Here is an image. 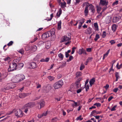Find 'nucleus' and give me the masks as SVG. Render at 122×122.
I'll list each match as a JSON object with an SVG mask.
<instances>
[{"mask_svg":"<svg viewBox=\"0 0 122 122\" xmlns=\"http://www.w3.org/2000/svg\"><path fill=\"white\" fill-rule=\"evenodd\" d=\"M25 78V76L23 75L19 74L13 76L12 79L14 82H20Z\"/></svg>","mask_w":122,"mask_h":122,"instance_id":"obj_1","label":"nucleus"},{"mask_svg":"<svg viewBox=\"0 0 122 122\" xmlns=\"http://www.w3.org/2000/svg\"><path fill=\"white\" fill-rule=\"evenodd\" d=\"M35 103L34 102H30L25 104L24 107L25 109L24 112L26 113L28 111V108L33 107L35 106Z\"/></svg>","mask_w":122,"mask_h":122,"instance_id":"obj_2","label":"nucleus"},{"mask_svg":"<svg viewBox=\"0 0 122 122\" xmlns=\"http://www.w3.org/2000/svg\"><path fill=\"white\" fill-rule=\"evenodd\" d=\"M63 84V81L60 80L54 84L53 86L55 89H57L61 87Z\"/></svg>","mask_w":122,"mask_h":122,"instance_id":"obj_3","label":"nucleus"},{"mask_svg":"<svg viewBox=\"0 0 122 122\" xmlns=\"http://www.w3.org/2000/svg\"><path fill=\"white\" fill-rule=\"evenodd\" d=\"M16 64L15 63H12L9 65L8 70L9 72H11L16 69Z\"/></svg>","mask_w":122,"mask_h":122,"instance_id":"obj_4","label":"nucleus"},{"mask_svg":"<svg viewBox=\"0 0 122 122\" xmlns=\"http://www.w3.org/2000/svg\"><path fill=\"white\" fill-rule=\"evenodd\" d=\"M15 114L18 117H22L23 115L22 111L20 110L15 111Z\"/></svg>","mask_w":122,"mask_h":122,"instance_id":"obj_5","label":"nucleus"},{"mask_svg":"<svg viewBox=\"0 0 122 122\" xmlns=\"http://www.w3.org/2000/svg\"><path fill=\"white\" fill-rule=\"evenodd\" d=\"M15 86V85L14 83H11L7 85L5 89L6 90H9L10 89L14 88Z\"/></svg>","mask_w":122,"mask_h":122,"instance_id":"obj_6","label":"nucleus"},{"mask_svg":"<svg viewBox=\"0 0 122 122\" xmlns=\"http://www.w3.org/2000/svg\"><path fill=\"white\" fill-rule=\"evenodd\" d=\"M52 35L51 31H48L43 34L42 36V38L44 39L49 36H51Z\"/></svg>","mask_w":122,"mask_h":122,"instance_id":"obj_7","label":"nucleus"},{"mask_svg":"<svg viewBox=\"0 0 122 122\" xmlns=\"http://www.w3.org/2000/svg\"><path fill=\"white\" fill-rule=\"evenodd\" d=\"M78 53L80 55H81L82 54H86L85 50L83 49L82 47L81 48L79 49Z\"/></svg>","mask_w":122,"mask_h":122,"instance_id":"obj_8","label":"nucleus"},{"mask_svg":"<svg viewBox=\"0 0 122 122\" xmlns=\"http://www.w3.org/2000/svg\"><path fill=\"white\" fill-rule=\"evenodd\" d=\"M70 39V37H69V36L67 37L66 36H65L63 37L61 39V42H63L64 41H69Z\"/></svg>","mask_w":122,"mask_h":122,"instance_id":"obj_9","label":"nucleus"},{"mask_svg":"<svg viewBox=\"0 0 122 122\" xmlns=\"http://www.w3.org/2000/svg\"><path fill=\"white\" fill-rule=\"evenodd\" d=\"M24 64L22 63H19L16 64V69L19 70L21 69L23 66Z\"/></svg>","mask_w":122,"mask_h":122,"instance_id":"obj_10","label":"nucleus"},{"mask_svg":"<svg viewBox=\"0 0 122 122\" xmlns=\"http://www.w3.org/2000/svg\"><path fill=\"white\" fill-rule=\"evenodd\" d=\"M112 17L110 16H108L107 17L105 20V22L107 24H108L111 22V21Z\"/></svg>","mask_w":122,"mask_h":122,"instance_id":"obj_11","label":"nucleus"},{"mask_svg":"<svg viewBox=\"0 0 122 122\" xmlns=\"http://www.w3.org/2000/svg\"><path fill=\"white\" fill-rule=\"evenodd\" d=\"M100 4L103 5H107V4L108 2L105 0H100Z\"/></svg>","mask_w":122,"mask_h":122,"instance_id":"obj_12","label":"nucleus"},{"mask_svg":"<svg viewBox=\"0 0 122 122\" xmlns=\"http://www.w3.org/2000/svg\"><path fill=\"white\" fill-rule=\"evenodd\" d=\"M31 66V68H32L34 69L37 67L36 63L35 62H32L31 63L30 65Z\"/></svg>","mask_w":122,"mask_h":122,"instance_id":"obj_13","label":"nucleus"},{"mask_svg":"<svg viewBox=\"0 0 122 122\" xmlns=\"http://www.w3.org/2000/svg\"><path fill=\"white\" fill-rule=\"evenodd\" d=\"M38 104H40V108L44 107L45 105V102L44 101L42 100L38 103Z\"/></svg>","mask_w":122,"mask_h":122,"instance_id":"obj_14","label":"nucleus"},{"mask_svg":"<svg viewBox=\"0 0 122 122\" xmlns=\"http://www.w3.org/2000/svg\"><path fill=\"white\" fill-rule=\"evenodd\" d=\"M51 45V42L49 41H48L46 42V48L47 49H48L50 48Z\"/></svg>","mask_w":122,"mask_h":122,"instance_id":"obj_15","label":"nucleus"},{"mask_svg":"<svg viewBox=\"0 0 122 122\" xmlns=\"http://www.w3.org/2000/svg\"><path fill=\"white\" fill-rule=\"evenodd\" d=\"M89 10H91V11L93 13H94L95 11V10L94 7L91 4L89 5Z\"/></svg>","mask_w":122,"mask_h":122,"instance_id":"obj_16","label":"nucleus"},{"mask_svg":"<svg viewBox=\"0 0 122 122\" xmlns=\"http://www.w3.org/2000/svg\"><path fill=\"white\" fill-rule=\"evenodd\" d=\"M95 81V80L94 78H92L90 80L89 83L91 86L93 84Z\"/></svg>","mask_w":122,"mask_h":122,"instance_id":"obj_17","label":"nucleus"},{"mask_svg":"<svg viewBox=\"0 0 122 122\" xmlns=\"http://www.w3.org/2000/svg\"><path fill=\"white\" fill-rule=\"evenodd\" d=\"M94 26L95 27V30L98 31L99 30V29L97 23H94Z\"/></svg>","mask_w":122,"mask_h":122,"instance_id":"obj_18","label":"nucleus"},{"mask_svg":"<svg viewBox=\"0 0 122 122\" xmlns=\"http://www.w3.org/2000/svg\"><path fill=\"white\" fill-rule=\"evenodd\" d=\"M3 60L6 62L9 61H10V58L9 57L7 56L4 58Z\"/></svg>","mask_w":122,"mask_h":122,"instance_id":"obj_19","label":"nucleus"},{"mask_svg":"<svg viewBox=\"0 0 122 122\" xmlns=\"http://www.w3.org/2000/svg\"><path fill=\"white\" fill-rule=\"evenodd\" d=\"M79 105V102H74V103L73 104H71L72 106L73 107H76L77 106H78Z\"/></svg>","mask_w":122,"mask_h":122,"instance_id":"obj_20","label":"nucleus"},{"mask_svg":"<svg viewBox=\"0 0 122 122\" xmlns=\"http://www.w3.org/2000/svg\"><path fill=\"white\" fill-rule=\"evenodd\" d=\"M48 78L49 80L51 81L53 80L55 78V77H54L51 76H48Z\"/></svg>","mask_w":122,"mask_h":122,"instance_id":"obj_21","label":"nucleus"},{"mask_svg":"<svg viewBox=\"0 0 122 122\" xmlns=\"http://www.w3.org/2000/svg\"><path fill=\"white\" fill-rule=\"evenodd\" d=\"M62 13V10L61 9H60L59 11L57 12L56 14L57 16L59 17L60 16Z\"/></svg>","mask_w":122,"mask_h":122,"instance_id":"obj_22","label":"nucleus"},{"mask_svg":"<svg viewBox=\"0 0 122 122\" xmlns=\"http://www.w3.org/2000/svg\"><path fill=\"white\" fill-rule=\"evenodd\" d=\"M61 21H59L58 23H57V28L59 30H60L61 28Z\"/></svg>","mask_w":122,"mask_h":122,"instance_id":"obj_23","label":"nucleus"},{"mask_svg":"<svg viewBox=\"0 0 122 122\" xmlns=\"http://www.w3.org/2000/svg\"><path fill=\"white\" fill-rule=\"evenodd\" d=\"M26 94L25 93H23L20 94L19 96V97L21 98H24L26 96Z\"/></svg>","mask_w":122,"mask_h":122,"instance_id":"obj_24","label":"nucleus"},{"mask_svg":"<svg viewBox=\"0 0 122 122\" xmlns=\"http://www.w3.org/2000/svg\"><path fill=\"white\" fill-rule=\"evenodd\" d=\"M81 80V78L78 79V82H77L76 83V85L77 87L79 86H80L81 85L79 83V82Z\"/></svg>","mask_w":122,"mask_h":122,"instance_id":"obj_25","label":"nucleus"},{"mask_svg":"<svg viewBox=\"0 0 122 122\" xmlns=\"http://www.w3.org/2000/svg\"><path fill=\"white\" fill-rule=\"evenodd\" d=\"M117 28V26L115 24H114L112 26V31H114L116 30Z\"/></svg>","mask_w":122,"mask_h":122,"instance_id":"obj_26","label":"nucleus"},{"mask_svg":"<svg viewBox=\"0 0 122 122\" xmlns=\"http://www.w3.org/2000/svg\"><path fill=\"white\" fill-rule=\"evenodd\" d=\"M60 4L62 8H64L66 6V3L65 1H64L63 3L61 2Z\"/></svg>","mask_w":122,"mask_h":122,"instance_id":"obj_27","label":"nucleus"},{"mask_svg":"<svg viewBox=\"0 0 122 122\" xmlns=\"http://www.w3.org/2000/svg\"><path fill=\"white\" fill-rule=\"evenodd\" d=\"M88 7H86L85 9L84 13L85 15L86 16L88 14Z\"/></svg>","mask_w":122,"mask_h":122,"instance_id":"obj_28","label":"nucleus"},{"mask_svg":"<svg viewBox=\"0 0 122 122\" xmlns=\"http://www.w3.org/2000/svg\"><path fill=\"white\" fill-rule=\"evenodd\" d=\"M97 12L98 13H99L102 9V8L99 6H97Z\"/></svg>","mask_w":122,"mask_h":122,"instance_id":"obj_29","label":"nucleus"},{"mask_svg":"<svg viewBox=\"0 0 122 122\" xmlns=\"http://www.w3.org/2000/svg\"><path fill=\"white\" fill-rule=\"evenodd\" d=\"M81 74L82 73L81 72H78L76 73V77H78L81 76Z\"/></svg>","mask_w":122,"mask_h":122,"instance_id":"obj_30","label":"nucleus"},{"mask_svg":"<svg viewBox=\"0 0 122 122\" xmlns=\"http://www.w3.org/2000/svg\"><path fill=\"white\" fill-rule=\"evenodd\" d=\"M99 38L100 36L98 34H97L96 35L95 37L94 38V40L95 41H96Z\"/></svg>","mask_w":122,"mask_h":122,"instance_id":"obj_31","label":"nucleus"},{"mask_svg":"<svg viewBox=\"0 0 122 122\" xmlns=\"http://www.w3.org/2000/svg\"><path fill=\"white\" fill-rule=\"evenodd\" d=\"M118 21V18L117 17H115L114 18L113 20V21L114 22H116Z\"/></svg>","mask_w":122,"mask_h":122,"instance_id":"obj_32","label":"nucleus"},{"mask_svg":"<svg viewBox=\"0 0 122 122\" xmlns=\"http://www.w3.org/2000/svg\"><path fill=\"white\" fill-rule=\"evenodd\" d=\"M37 49V47L35 45L33 46L32 47V50L34 52L36 51Z\"/></svg>","mask_w":122,"mask_h":122,"instance_id":"obj_33","label":"nucleus"},{"mask_svg":"<svg viewBox=\"0 0 122 122\" xmlns=\"http://www.w3.org/2000/svg\"><path fill=\"white\" fill-rule=\"evenodd\" d=\"M85 67L84 65L82 63L80 67V70L81 71Z\"/></svg>","mask_w":122,"mask_h":122,"instance_id":"obj_34","label":"nucleus"},{"mask_svg":"<svg viewBox=\"0 0 122 122\" xmlns=\"http://www.w3.org/2000/svg\"><path fill=\"white\" fill-rule=\"evenodd\" d=\"M19 59H16L14 60L12 62L13 63H15L16 64H17V63L19 62Z\"/></svg>","mask_w":122,"mask_h":122,"instance_id":"obj_35","label":"nucleus"},{"mask_svg":"<svg viewBox=\"0 0 122 122\" xmlns=\"http://www.w3.org/2000/svg\"><path fill=\"white\" fill-rule=\"evenodd\" d=\"M89 4L87 2H86L84 3L83 4V6L84 7L85 6H86V7H89Z\"/></svg>","mask_w":122,"mask_h":122,"instance_id":"obj_36","label":"nucleus"},{"mask_svg":"<svg viewBox=\"0 0 122 122\" xmlns=\"http://www.w3.org/2000/svg\"><path fill=\"white\" fill-rule=\"evenodd\" d=\"M116 67L117 68L119 69L120 68H122V64H121L119 66L118 65V63L116 65Z\"/></svg>","mask_w":122,"mask_h":122,"instance_id":"obj_37","label":"nucleus"},{"mask_svg":"<svg viewBox=\"0 0 122 122\" xmlns=\"http://www.w3.org/2000/svg\"><path fill=\"white\" fill-rule=\"evenodd\" d=\"M117 107L116 105L114 106L111 109V111H115L116 110V108Z\"/></svg>","mask_w":122,"mask_h":122,"instance_id":"obj_38","label":"nucleus"},{"mask_svg":"<svg viewBox=\"0 0 122 122\" xmlns=\"http://www.w3.org/2000/svg\"><path fill=\"white\" fill-rule=\"evenodd\" d=\"M58 56L59 58L61 59L62 60L63 59V56L62 54L61 53H60L58 55Z\"/></svg>","mask_w":122,"mask_h":122,"instance_id":"obj_39","label":"nucleus"},{"mask_svg":"<svg viewBox=\"0 0 122 122\" xmlns=\"http://www.w3.org/2000/svg\"><path fill=\"white\" fill-rule=\"evenodd\" d=\"M80 22L79 23L81 24H82L84 22V19H82L79 20Z\"/></svg>","mask_w":122,"mask_h":122,"instance_id":"obj_40","label":"nucleus"},{"mask_svg":"<svg viewBox=\"0 0 122 122\" xmlns=\"http://www.w3.org/2000/svg\"><path fill=\"white\" fill-rule=\"evenodd\" d=\"M49 113V111H47L46 112H44L43 114V116H46L47 114H48Z\"/></svg>","mask_w":122,"mask_h":122,"instance_id":"obj_41","label":"nucleus"},{"mask_svg":"<svg viewBox=\"0 0 122 122\" xmlns=\"http://www.w3.org/2000/svg\"><path fill=\"white\" fill-rule=\"evenodd\" d=\"M118 3V0L116 1L115 2H114L112 4L113 6H115L117 5Z\"/></svg>","mask_w":122,"mask_h":122,"instance_id":"obj_42","label":"nucleus"},{"mask_svg":"<svg viewBox=\"0 0 122 122\" xmlns=\"http://www.w3.org/2000/svg\"><path fill=\"white\" fill-rule=\"evenodd\" d=\"M94 105V106H96L97 107H100L101 106V104L99 103H95Z\"/></svg>","mask_w":122,"mask_h":122,"instance_id":"obj_43","label":"nucleus"},{"mask_svg":"<svg viewBox=\"0 0 122 122\" xmlns=\"http://www.w3.org/2000/svg\"><path fill=\"white\" fill-rule=\"evenodd\" d=\"M81 117V116H79L76 119V120H79L80 121L82 120L83 119V118H82Z\"/></svg>","mask_w":122,"mask_h":122,"instance_id":"obj_44","label":"nucleus"},{"mask_svg":"<svg viewBox=\"0 0 122 122\" xmlns=\"http://www.w3.org/2000/svg\"><path fill=\"white\" fill-rule=\"evenodd\" d=\"M115 75L116 78H117V79H118L119 78V74L118 73L116 72L115 73Z\"/></svg>","mask_w":122,"mask_h":122,"instance_id":"obj_45","label":"nucleus"},{"mask_svg":"<svg viewBox=\"0 0 122 122\" xmlns=\"http://www.w3.org/2000/svg\"><path fill=\"white\" fill-rule=\"evenodd\" d=\"M109 42L111 43V45H112L115 43V42L114 40H111Z\"/></svg>","mask_w":122,"mask_h":122,"instance_id":"obj_46","label":"nucleus"},{"mask_svg":"<svg viewBox=\"0 0 122 122\" xmlns=\"http://www.w3.org/2000/svg\"><path fill=\"white\" fill-rule=\"evenodd\" d=\"M106 36V32L104 31L102 33V37L103 38H104Z\"/></svg>","mask_w":122,"mask_h":122,"instance_id":"obj_47","label":"nucleus"},{"mask_svg":"<svg viewBox=\"0 0 122 122\" xmlns=\"http://www.w3.org/2000/svg\"><path fill=\"white\" fill-rule=\"evenodd\" d=\"M85 87L86 88V91H87L89 89V86H88V85H86H86H85Z\"/></svg>","mask_w":122,"mask_h":122,"instance_id":"obj_48","label":"nucleus"},{"mask_svg":"<svg viewBox=\"0 0 122 122\" xmlns=\"http://www.w3.org/2000/svg\"><path fill=\"white\" fill-rule=\"evenodd\" d=\"M92 57L88 58L86 61V62H88L89 61H92Z\"/></svg>","mask_w":122,"mask_h":122,"instance_id":"obj_49","label":"nucleus"},{"mask_svg":"<svg viewBox=\"0 0 122 122\" xmlns=\"http://www.w3.org/2000/svg\"><path fill=\"white\" fill-rule=\"evenodd\" d=\"M19 52L21 54H23L24 53V51L23 49H21L19 51Z\"/></svg>","mask_w":122,"mask_h":122,"instance_id":"obj_50","label":"nucleus"},{"mask_svg":"<svg viewBox=\"0 0 122 122\" xmlns=\"http://www.w3.org/2000/svg\"><path fill=\"white\" fill-rule=\"evenodd\" d=\"M109 85L108 84H106V86H104V87L106 90H107L109 88Z\"/></svg>","mask_w":122,"mask_h":122,"instance_id":"obj_51","label":"nucleus"},{"mask_svg":"<svg viewBox=\"0 0 122 122\" xmlns=\"http://www.w3.org/2000/svg\"><path fill=\"white\" fill-rule=\"evenodd\" d=\"M92 50L90 48H87L86 49V51H87L88 52H90Z\"/></svg>","mask_w":122,"mask_h":122,"instance_id":"obj_52","label":"nucleus"},{"mask_svg":"<svg viewBox=\"0 0 122 122\" xmlns=\"http://www.w3.org/2000/svg\"><path fill=\"white\" fill-rule=\"evenodd\" d=\"M13 43V42L12 41H10L8 44V45L9 46L12 45Z\"/></svg>","mask_w":122,"mask_h":122,"instance_id":"obj_53","label":"nucleus"},{"mask_svg":"<svg viewBox=\"0 0 122 122\" xmlns=\"http://www.w3.org/2000/svg\"><path fill=\"white\" fill-rule=\"evenodd\" d=\"M82 90V89H78L77 91V93H79L81 92Z\"/></svg>","mask_w":122,"mask_h":122,"instance_id":"obj_54","label":"nucleus"},{"mask_svg":"<svg viewBox=\"0 0 122 122\" xmlns=\"http://www.w3.org/2000/svg\"><path fill=\"white\" fill-rule=\"evenodd\" d=\"M61 77V75L60 74H59L57 75V77L59 79Z\"/></svg>","mask_w":122,"mask_h":122,"instance_id":"obj_55","label":"nucleus"},{"mask_svg":"<svg viewBox=\"0 0 122 122\" xmlns=\"http://www.w3.org/2000/svg\"><path fill=\"white\" fill-rule=\"evenodd\" d=\"M49 58H46L45 59V62H47L49 61Z\"/></svg>","mask_w":122,"mask_h":122,"instance_id":"obj_56","label":"nucleus"},{"mask_svg":"<svg viewBox=\"0 0 122 122\" xmlns=\"http://www.w3.org/2000/svg\"><path fill=\"white\" fill-rule=\"evenodd\" d=\"M113 98V97L112 96L110 97L108 99V101L110 102Z\"/></svg>","mask_w":122,"mask_h":122,"instance_id":"obj_57","label":"nucleus"},{"mask_svg":"<svg viewBox=\"0 0 122 122\" xmlns=\"http://www.w3.org/2000/svg\"><path fill=\"white\" fill-rule=\"evenodd\" d=\"M43 116V115L42 114H39L38 115V117L39 118H41V117H42Z\"/></svg>","mask_w":122,"mask_h":122,"instance_id":"obj_58","label":"nucleus"},{"mask_svg":"<svg viewBox=\"0 0 122 122\" xmlns=\"http://www.w3.org/2000/svg\"><path fill=\"white\" fill-rule=\"evenodd\" d=\"M66 57V58H67L69 56V55L67 52H65Z\"/></svg>","mask_w":122,"mask_h":122,"instance_id":"obj_59","label":"nucleus"},{"mask_svg":"<svg viewBox=\"0 0 122 122\" xmlns=\"http://www.w3.org/2000/svg\"><path fill=\"white\" fill-rule=\"evenodd\" d=\"M50 16H51V18H50V19L48 20L50 21L52 19L53 17V15L52 14H51V15H50Z\"/></svg>","mask_w":122,"mask_h":122,"instance_id":"obj_60","label":"nucleus"},{"mask_svg":"<svg viewBox=\"0 0 122 122\" xmlns=\"http://www.w3.org/2000/svg\"><path fill=\"white\" fill-rule=\"evenodd\" d=\"M117 46L118 47L121 46H122V43H121L118 44H117Z\"/></svg>","mask_w":122,"mask_h":122,"instance_id":"obj_61","label":"nucleus"},{"mask_svg":"<svg viewBox=\"0 0 122 122\" xmlns=\"http://www.w3.org/2000/svg\"><path fill=\"white\" fill-rule=\"evenodd\" d=\"M118 90V89L117 88H115L113 90V91L115 92H117Z\"/></svg>","mask_w":122,"mask_h":122,"instance_id":"obj_62","label":"nucleus"},{"mask_svg":"<svg viewBox=\"0 0 122 122\" xmlns=\"http://www.w3.org/2000/svg\"><path fill=\"white\" fill-rule=\"evenodd\" d=\"M94 113H96V110H94L93 111H92V112L91 114L92 115Z\"/></svg>","mask_w":122,"mask_h":122,"instance_id":"obj_63","label":"nucleus"},{"mask_svg":"<svg viewBox=\"0 0 122 122\" xmlns=\"http://www.w3.org/2000/svg\"><path fill=\"white\" fill-rule=\"evenodd\" d=\"M80 2V0H76V4H78Z\"/></svg>","mask_w":122,"mask_h":122,"instance_id":"obj_64","label":"nucleus"}]
</instances>
